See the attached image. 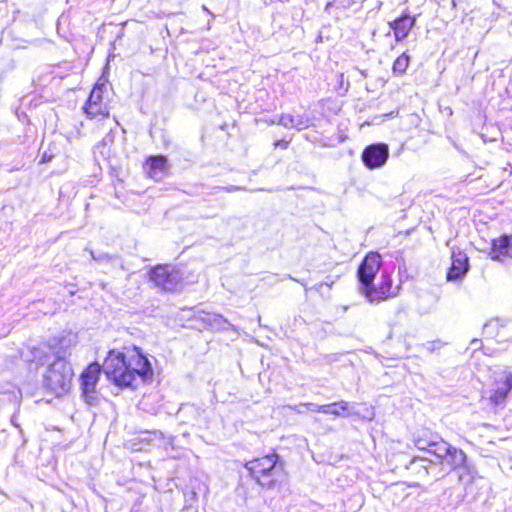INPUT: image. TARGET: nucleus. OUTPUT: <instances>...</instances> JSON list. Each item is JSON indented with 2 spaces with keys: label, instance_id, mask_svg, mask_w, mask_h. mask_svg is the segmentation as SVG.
I'll list each match as a JSON object with an SVG mask.
<instances>
[{
  "label": "nucleus",
  "instance_id": "nucleus-1",
  "mask_svg": "<svg viewBox=\"0 0 512 512\" xmlns=\"http://www.w3.org/2000/svg\"><path fill=\"white\" fill-rule=\"evenodd\" d=\"M107 377L116 385L128 387L137 377L148 380L153 377V370L149 359L134 347L125 352L109 351L103 364Z\"/></svg>",
  "mask_w": 512,
  "mask_h": 512
},
{
  "label": "nucleus",
  "instance_id": "nucleus-2",
  "mask_svg": "<svg viewBox=\"0 0 512 512\" xmlns=\"http://www.w3.org/2000/svg\"><path fill=\"white\" fill-rule=\"evenodd\" d=\"M73 371L69 363L65 361V353H57V359L49 365L44 382L56 395H62L70 389Z\"/></svg>",
  "mask_w": 512,
  "mask_h": 512
},
{
  "label": "nucleus",
  "instance_id": "nucleus-3",
  "mask_svg": "<svg viewBox=\"0 0 512 512\" xmlns=\"http://www.w3.org/2000/svg\"><path fill=\"white\" fill-rule=\"evenodd\" d=\"M84 110L91 119L102 120L109 117V90L105 83H96L84 106Z\"/></svg>",
  "mask_w": 512,
  "mask_h": 512
},
{
  "label": "nucleus",
  "instance_id": "nucleus-4",
  "mask_svg": "<svg viewBox=\"0 0 512 512\" xmlns=\"http://www.w3.org/2000/svg\"><path fill=\"white\" fill-rule=\"evenodd\" d=\"M151 281L165 291H176L183 285L180 269L170 265H158L150 271Z\"/></svg>",
  "mask_w": 512,
  "mask_h": 512
},
{
  "label": "nucleus",
  "instance_id": "nucleus-5",
  "mask_svg": "<svg viewBox=\"0 0 512 512\" xmlns=\"http://www.w3.org/2000/svg\"><path fill=\"white\" fill-rule=\"evenodd\" d=\"M277 460V454L273 453L249 461L245 464V467L252 474V476L255 477L260 485L270 488L274 485V481H265L262 478L269 475V473L275 469Z\"/></svg>",
  "mask_w": 512,
  "mask_h": 512
},
{
  "label": "nucleus",
  "instance_id": "nucleus-6",
  "mask_svg": "<svg viewBox=\"0 0 512 512\" xmlns=\"http://www.w3.org/2000/svg\"><path fill=\"white\" fill-rule=\"evenodd\" d=\"M381 256L376 252L366 255L358 269L360 287H369L373 284L374 277L381 266Z\"/></svg>",
  "mask_w": 512,
  "mask_h": 512
},
{
  "label": "nucleus",
  "instance_id": "nucleus-7",
  "mask_svg": "<svg viewBox=\"0 0 512 512\" xmlns=\"http://www.w3.org/2000/svg\"><path fill=\"white\" fill-rule=\"evenodd\" d=\"M389 157V148L386 144L377 143L367 146L362 153L364 164L375 169L383 166Z\"/></svg>",
  "mask_w": 512,
  "mask_h": 512
},
{
  "label": "nucleus",
  "instance_id": "nucleus-8",
  "mask_svg": "<svg viewBox=\"0 0 512 512\" xmlns=\"http://www.w3.org/2000/svg\"><path fill=\"white\" fill-rule=\"evenodd\" d=\"M391 287H392V279L388 274H382L381 283L376 285H371L369 287H359L361 294L365 296V298L369 302H379L387 299L391 296Z\"/></svg>",
  "mask_w": 512,
  "mask_h": 512
},
{
  "label": "nucleus",
  "instance_id": "nucleus-9",
  "mask_svg": "<svg viewBox=\"0 0 512 512\" xmlns=\"http://www.w3.org/2000/svg\"><path fill=\"white\" fill-rule=\"evenodd\" d=\"M437 450L438 456L436 461L439 463H443L445 461L451 469L461 467L466 462V454L462 450L451 446L446 441L440 443Z\"/></svg>",
  "mask_w": 512,
  "mask_h": 512
},
{
  "label": "nucleus",
  "instance_id": "nucleus-10",
  "mask_svg": "<svg viewBox=\"0 0 512 512\" xmlns=\"http://www.w3.org/2000/svg\"><path fill=\"white\" fill-rule=\"evenodd\" d=\"M451 267L447 273L448 281L462 279L469 270V259L466 253L459 249H452Z\"/></svg>",
  "mask_w": 512,
  "mask_h": 512
},
{
  "label": "nucleus",
  "instance_id": "nucleus-11",
  "mask_svg": "<svg viewBox=\"0 0 512 512\" xmlns=\"http://www.w3.org/2000/svg\"><path fill=\"white\" fill-rule=\"evenodd\" d=\"M489 255L491 259L500 262L512 258V236L503 235L494 239Z\"/></svg>",
  "mask_w": 512,
  "mask_h": 512
},
{
  "label": "nucleus",
  "instance_id": "nucleus-12",
  "mask_svg": "<svg viewBox=\"0 0 512 512\" xmlns=\"http://www.w3.org/2000/svg\"><path fill=\"white\" fill-rule=\"evenodd\" d=\"M101 367L98 363L90 364L81 375V385L85 394L91 393L95 390L96 384L99 380Z\"/></svg>",
  "mask_w": 512,
  "mask_h": 512
},
{
  "label": "nucleus",
  "instance_id": "nucleus-13",
  "mask_svg": "<svg viewBox=\"0 0 512 512\" xmlns=\"http://www.w3.org/2000/svg\"><path fill=\"white\" fill-rule=\"evenodd\" d=\"M511 389L512 372H504L502 377L496 381V389L491 395L492 402L495 404L503 403Z\"/></svg>",
  "mask_w": 512,
  "mask_h": 512
},
{
  "label": "nucleus",
  "instance_id": "nucleus-14",
  "mask_svg": "<svg viewBox=\"0 0 512 512\" xmlns=\"http://www.w3.org/2000/svg\"><path fill=\"white\" fill-rule=\"evenodd\" d=\"M148 175L156 180H162L168 171L166 158L163 156L151 157L145 164Z\"/></svg>",
  "mask_w": 512,
  "mask_h": 512
},
{
  "label": "nucleus",
  "instance_id": "nucleus-15",
  "mask_svg": "<svg viewBox=\"0 0 512 512\" xmlns=\"http://www.w3.org/2000/svg\"><path fill=\"white\" fill-rule=\"evenodd\" d=\"M415 24V18L409 15H403L394 21L389 22L390 28L394 31V36L397 41L406 38Z\"/></svg>",
  "mask_w": 512,
  "mask_h": 512
},
{
  "label": "nucleus",
  "instance_id": "nucleus-16",
  "mask_svg": "<svg viewBox=\"0 0 512 512\" xmlns=\"http://www.w3.org/2000/svg\"><path fill=\"white\" fill-rule=\"evenodd\" d=\"M318 412L339 417H348L352 414L349 403L345 401L322 405L318 407Z\"/></svg>",
  "mask_w": 512,
  "mask_h": 512
},
{
  "label": "nucleus",
  "instance_id": "nucleus-17",
  "mask_svg": "<svg viewBox=\"0 0 512 512\" xmlns=\"http://www.w3.org/2000/svg\"><path fill=\"white\" fill-rule=\"evenodd\" d=\"M444 440L437 436L432 437L431 439L418 438L415 440V446L422 451H427L428 453L434 455L436 458L438 456V446L440 443H443Z\"/></svg>",
  "mask_w": 512,
  "mask_h": 512
},
{
  "label": "nucleus",
  "instance_id": "nucleus-18",
  "mask_svg": "<svg viewBox=\"0 0 512 512\" xmlns=\"http://www.w3.org/2000/svg\"><path fill=\"white\" fill-rule=\"evenodd\" d=\"M410 58L407 54L400 55L393 64V72L396 74H404L408 68Z\"/></svg>",
  "mask_w": 512,
  "mask_h": 512
},
{
  "label": "nucleus",
  "instance_id": "nucleus-19",
  "mask_svg": "<svg viewBox=\"0 0 512 512\" xmlns=\"http://www.w3.org/2000/svg\"><path fill=\"white\" fill-rule=\"evenodd\" d=\"M311 125V119L305 115H293V128L303 130Z\"/></svg>",
  "mask_w": 512,
  "mask_h": 512
},
{
  "label": "nucleus",
  "instance_id": "nucleus-20",
  "mask_svg": "<svg viewBox=\"0 0 512 512\" xmlns=\"http://www.w3.org/2000/svg\"><path fill=\"white\" fill-rule=\"evenodd\" d=\"M278 123L285 128L292 129L293 128V115L284 114L279 118Z\"/></svg>",
  "mask_w": 512,
  "mask_h": 512
},
{
  "label": "nucleus",
  "instance_id": "nucleus-21",
  "mask_svg": "<svg viewBox=\"0 0 512 512\" xmlns=\"http://www.w3.org/2000/svg\"><path fill=\"white\" fill-rule=\"evenodd\" d=\"M303 406L307 407L308 409H310L313 412H318V407H321L322 405H317L314 403H306V404H303Z\"/></svg>",
  "mask_w": 512,
  "mask_h": 512
}]
</instances>
